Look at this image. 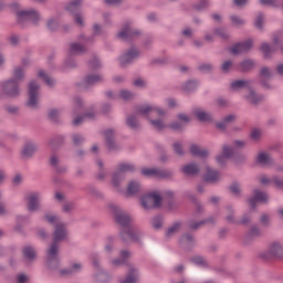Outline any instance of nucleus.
Here are the masks:
<instances>
[{"label":"nucleus","instance_id":"obj_1","mask_svg":"<svg viewBox=\"0 0 283 283\" xmlns=\"http://www.w3.org/2000/svg\"><path fill=\"white\" fill-rule=\"evenodd\" d=\"M109 209L114 213L115 222L123 227V229L119 231V235L123 242L127 244V242L132 240V242L143 244V242H140L143 232H140V230H134L129 228V224L132 223V216H129V213L116 205H109Z\"/></svg>","mask_w":283,"mask_h":283},{"label":"nucleus","instance_id":"obj_2","mask_svg":"<svg viewBox=\"0 0 283 283\" xmlns=\"http://www.w3.org/2000/svg\"><path fill=\"white\" fill-rule=\"evenodd\" d=\"M69 235L70 233L67 232L65 223L61 222L55 224V229L53 231V241L46 251V266L51 269V271H56V269L61 266V259L59 258V244L61 242H65Z\"/></svg>","mask_w":283,"mask_h":283},{"label":"nucleus","instance_id":"obj_3","mask_svg":"<svg viewBox=\"0 0 283 283\" xmlns=\"http://www.w3.org/2000/svg\"><path fill=\"white\" fill-rule=\"evenodd\" d=\"M23 81H25V69L23 66H15L12 77L0 83L4 96H8V98H19Z\"/></svg>","mask_w":283,"mask_h":283},{"label":"nucleus","instance_id":"obj_4","mask_svg":"<svg viewBox=\"0 0 283 283\" xmlns=\"http://www.w3.org/2000/svg\"><path fill=\"white\" fill-rule=\"evenodd\" d=\"M39 21H41V14L39 11L34 9L17 11L15 14V23L19 28H25L32 23L33 25H39Z\"/></svg>","mask_w":283,"mask_h":283},{"label":"nucleus","instance_id":"obj_5","mask_svg":"<svg viewBox=\"0 0 283 283\" xmlns=\"http://www.w3.org/2000/svg\"><path fill=\"white\" fill-rule=\"evenodd\" d=\"M144 209H160L163 207V197L158 192H149L140 198Z\"/></svg>","mask_w":283,"mask_h":283},{"label":"nucleus","instance_id":"obj_6","mask_svg":"<svg viewBox=\"0 0 283 283\" xmlns=\"http://www.w3.org/2000/svg\"><path fill=\"white\" fill-rule=\"evenodd\" d=\"M143 32L132 27V22H125L122 30L117 33V39L123 41H134V39L140 36Z\"/></svg>","mask_w":283,"mask_h":283},{"label":"nucleus","instance_id":"obj_7","mask_svg":"<svg viewBox=\"0 0 283 283\" xmlns=\"http://www.w3.org/2000/svg\"><path fill=\"white\" fill-rule=\"evenodd\" d=\"M28 87L29 99L27 102V107H32V109H36V107H39V90H41V86L39 85V83H36V81H31Z\"/></svg>","mask_w":283,"mask_h":283},{"label":"nucleus","instance_id":"obj_8","mask_svg":"<svg viewBox=\"0 0 283 283\" xmlns=\"http://www.w3.org/2000/svg\"><path fill=\"white\" fill-rule=\"evenodd\" d=\"M247 202H248V205H250L251 209H256L258 203L259 205H269V193H266L260 189H254L253 196L248 198Z\"/></svg>","mask_w":283,"mask_h":283},{"label":"nucleus","instance_id":"obj_9","mask_svg":"<svg viewBox=\"0 0 283 283\" xmlns=\"http://www.w3.org/2000/svg\"><path fill=\"white\" fill-rule=\"evenodd\" d=\"M262 260H282L283 258V248L280 243L274 242L270 245L269 251L260 254Z\"/></svg>","mask_w":283,"mask_h":283},{"label":"nucleus","instance_id":"obj_10","mask_svg":"<svg viewBox=\"0 0 283 283\" xmlns=\"http://www.w3.org/2000/svg\"><path fill=\"white\" fill-rule=\"evenodd\" d=\"M138 56H140V51H138V49L135 46H132L128 51L118 57L120 67H127V65H132V63H134Z\"/></svg>","mask_w":283,"mask_h":283},{"label":"nucleus","instance_id":"obj_11","mask_svg":"<svg viewBox=\"0 0 283 283\" xmlns=\"http://www.w3.org/2000/svg\"><path fill=\"white\" fill-rule=\"evenodd\" d=\"M24 200H27V209L31 213H34V211H39V209H41V192H30L24 197Z\"/></svg>","mask_w":283,"mask_h":283},{"label":"nucleus","instance_id":"obj_12","mask_svg":"<svg viewBox=\"0 0 283 283\" xmlns=\"http://www.w3.org/2000/svg\"><path fill=\"white\" fill-rule=\"evenodd\" d=\"M259 83L264 90H273V85L269 83L273 78V72L269 66H262L259 71Z\"/></svg>","mask_w":283,"mask_h":283},{"label":"nucleus","instance_id":"obj_13","mask_svg":"<svg viewBox=\"0 0 283 283\" xmlns=\"http://www.w3.org/2000/svg\"><path fill=\"white\" fill-rule=\"evenodd\" d=\"M202 181L206 185H218V182H220V171L207 166L206 174L202 176Z\"/></svg>","mask_w":283,"mask_h":283},{"label":"nucleus","instance_id":"obj_14","mask_svg":"<svg viewBox=\"0 0 283 283\" xmlns=\"http://www.w3.org/2000/svg\"><path fill=\"white\" fill-rule=\"evenodd\" d=\"M253 48V40L248 39L243 42H239L234 44L231 49L230 52L231 54H234V56H238L240 54H244L245 52H249Z\"/></svg>","mask_w":283,"mask_h":283},{"label":"nucleus","instance_id":"obj_15","mask_svg":"<svg viewBox=\"0 0 283 283\" xmlns=\"http://www.w3.org/2000/svg\"><path fill=\"white\" fill-rule=\"evenodd\" d=\"M36 149H39V145L35 142H25L21 150L22 158H25L27 160L33 158L36 154Z\"/></svg>","mask_w":283,"mask_h":283},{"label":"nucleus","instance_id":"obj_16","mask_svg":"<svg viewBox=\"0 0 283 283\" xmlns=\"http://www.w3.org/2000/svg\"><path fill=\"white\" fill-rule=\"evenodd\" d=\"M151 112H156L158 116H165L167 114L165 109L158 106H151V105L137 106V113L140 114V116H149Z\"/></svg>","mask_w":283,"mask_h":283},{"label":"nucleus","instance_id":"obj_17","mask_svg":"<svg viewBox=\"0 0 283 283\" xmlns=\"http://www.w3.org/2000/svg\"><path fill=\"white\" fill-rule=\"evenodd\" d=\"M179 171L188 178H196V176L200 175V166L196 163H190L182 166Z\"/></svg>","mask_w":283,"mask_h":283},{"label":"nucleus","instance_id":"obj_18","mask_svg":"<svg viewBox=\"0 0 283 283\" xmlns=\"http://www.w3.org/2000/svg\"><path fill=\"white\" fill-rule=\"evenodd\" d=\"M248 92L249 93L244 95L243 98L248 101L250 105H260V103L264 101V95L258 94V92H255V88H253V86H251Z\"/></svg>","mask_w":283,"mask_h":283},{"label":"nucleus","instance_id":"obj_19","mask_svg":"<svg viewBox=\"0 0 283 283\" xmlns=\"http://www.w3.org/2000/svg\"><path fill=\"white\" fill-rule=\"evenodd\" d=\"M83 0H71L64 6V10L66 12H70V14H78L80 12H83Z\"/></svg>","mask_w":283,"mask_h":283},{"label":"nucleus","instance_id":"obj_20","mask_svg":"<svg viewBox=\"0 0 283 283\" xmlns=\"http://www.w3.org/2000/svg\"><path fill=\"white\" fill-rule=\"evenodd\" d=\"M104 136H105V143H106V147L109 151H114L116 149H118V145H116V140L114 139V129L113 128H108L106 130H104Z\"/></svg>","mask_w":283,"mask_h":283},{"label":"nucleus","instance_id":"obj_21","mask_svg":"<svg viewBox=\"0 0 283 283\" xmlns=\"http://www.w3.org/2000/svg\"><path fill=\"white\" fill-rule=\"evenodd\" d=\"M253 82L251 80H235L230 83V90L232 92H240V90H248L251 88V84Z\"/></svg>","mask_w":283,"mask_h":283},{"label":"nucleus","instance_id":"obj_22","mask_svg":"<svg viewBox=\"0 0 283 283\" xmlns=\"http://www.w3.org/2000/svg\"><path fill=\"white\" fill-rule=\"evenodd\" d=\"M105 78H103V75L101 74H87L84 76L82 84L86 87H92L94 85H97V83H103Z\"/></svg>","mask_w":283,"mask_h":283},{"label":"nucleus","instance_id":"obj_23","mask_svg":"<svg viewBox=\"0 0 283 283\" xmlns=\"http://www.w3.org/2000/svg\"><path fill=\"white\" fill-rule=\"evenodd\" d=\"M256 165H261V167H273L275 159H273L269 153H260L256 156Z\"/></svg>","mask_w":283,"mask_h":283},{"label":"nucleus","instance_id":"obj_24","mask_svg":"<svg viewBox=\"0 0 283 283\" xmlns=\"http://www.w3.org/2000/svg\"><path fill=\"white\" fill-rule=\"evenodd\" d=\"M255 60L245 59L239 63V70L242 74H249V72H253L255 70Z\"/></svg>","mask_w":283,"mask_h":283},{"label":"nucleus","instance_id":"obj_25","mask_svg":"<svg viewBox=\"0 0 283 283\" xmlns=\"http://www.w3.org/2000/svg\"><path fill=\"white\" fill-rule=\"evenodd\" d=\"M193 114L199 123H213V115L202 111L201 108H195Z\"/></svg>","mask_w":283,"mask_h":283},{"label":"nucleus","instance_id":"obj_26","mask_svg":"<svg viewBox=\"0 0 283 283\" xmlns=\"http://www.w3.org/2000/svg\"><path fill=\"white\" fill-rule=\"evenodd\" d=\"M142 190L143 186L140 185V182L138 180H132L127 186L126 193L127 196H138Z\"/></svg>","mask_w":283,"mask_h":283},{"label":"nucleus","instance_id":"obj_27","mask_svg":"<svg viewBox=\"0 0 283 283\" xmlns=\"http://www.w3.org/2000/svg\"><path fill=\"white\" fill-rule=\"evenodd\" d=\"M181 244H187L186 249L189 251L196 247V237L191 232H186L180 238Z\"/></svg>","mask_w":283,"mask_h":283},{"label":"nucleus","instance_id":"obj_28","mask_svg":"<svg viewBox=\"0 0 283 283\" xmlns=\"http://www.w3.org/2000/svg\"><path fill=\"white\" fill-rule=\"evenodd\" d=\"M22 254L28 262H34L36 260V250L32 245H25L22 249Z\"/></svg>","mask_w":283,"mask_h":283},{"label":"nucleus","instance_id":"obj_29","mask_svg":"<svg viewBox=\"0 0 283 283\" xmlns=\"http://www.w3.org/2000/svg\"><path fill=\"white\" fill-rule=\"evenodd\" d=\"M234 120H235L234 114L227 115L221 122L216 123V127L220 132H227V125L233 123Z\"/></svg>","mask_w":283,"mask_h":283},{"label":"nucleus","instance_id":"obj_30","mask_svg":"<svg viewBox=\"0 0 283 283\" xmlns=\"http://www.w3.org/2000/svg\"><path fill=\"white\" fill-rule=\"evenodd\" d=\"M126 125L134 132L140 129V122L138 120V116H136V114L127 115Z\"/></svg>","mask_w":283,"mask_h":283},{"label":"nucleus","instance_id":"obj_31","mask_svg":"<svg viewBox=\"0 0 283 283\" xmlns=\"http://www.w3.org/2000/svg\"><path fill=\"white\" fill-rule=\"evenodd\" d=\"M190 154L195 156V158H207L209 156V150L201 149L200 146L192 144L190 146Z\"/></svg>","mask_w":283,"mask_h":283},{"label":"nucleus","instance_id":"obj_32","mask_svg":"<svg viewBox=\"0 0 283 283\" xmlns=\"http://www.w3.org/2000/svg\"><path fill=\"white\" fill-rule=\"evenodd\" d=\"M95 282L96 283H109L112 282V274L107 273L105 270H97L95 274Z\"/></svg>","mask_w":283,"mask_h":283},{"label":"nucleus","instance_id":"obj_33","mask_svg":"<svg viewBox=\"0 0 283 283\" xmlns=\"http://www.w3.org/2000/svg\"><path fill=\"white\" fill-rule=\"evenodd\" d=\"M138 282V270L129 265L128 273L126 275V279L123 281V283H136Z\"/></svg>","mask_w":283,"mask_h":283},{"label":"nucleus","instance_id":"obj_34","mask_svg":"<svg viewBox=\"0 0 283 283\" xmlns=\"http://www.w3.org/2000/svg\"><path fill=\"white\" fill-rule=\"evenodd\" d=\"M62 145H65V136L59 135L49 140V146L53 151H56Z\"/></svg>","mask_w":283,"mask_h":283},{"label":"nucleus","instance_id":"obj_35","mask_svg":"<svg viewBox=\"0 0 283 283\" xmlns=\"http://www.w3.org/2000/svg\"><path fill=\"white\" fill-rule=\"evenodd\" d=\"M59 116H61V109L59 108L50 109L48 113L49 120L55 125H61V118Z\"/></svg>","mask_w":283,"mask_h":283},{"label":"nucleus","instance_id":"obj_36","mask_svg":"<svg viewBox=\"0 0 283 283\" xmlns=\"http://www.w3.org/2000/svg\"><path fill=\"white\" fill-rule=\"evenodd\" d=\"M165 224V217L161 214H157L151 219V227L155 231H160Z\"/></svg>","mask_w":283,"mask_h":283},{"label":"nucleus","instance_id":"obj_37","mask_svg":"<svg viewBox=\"0 0 283 283\" xmlns=\"http://www.w3.org/2000/svg\"><path fill=\"white\" fill-rule=\"evenodd\" d=\"M82 269L83 265L81 263H74L71 268L61 270V275H74V273H80Z\"/></svg>","mask_w":283,"mask_h":283},{"label":"nucleus","instance_id":"obj_38","mask_svg":"<svg viewBox=\"0 0 283 283\" xmlns=\"http://www.w3.org/2000/svg\"><path fill=\"white\" fill-rule=\"evenodd\" d=\"M39 78H42V81L48 85V87H54L56 84V80L50 77L43 70L38 72Z\"/></svg>","mask_w":283,"mask_h":283},{"label":"nucleus","instance_id":"obj_39","mask_svg":"<svg viewBox=\"0 0 283 283\" xmlns=\"http://www.w3.org/2000/svg\"><path fill=\"white\" fill-rule=\"evenodd\" d=\"M182 227V221H176L170 226L166 231V238H172V235H176L180 231V228Z\"/></svg>","mask_w":283,"mask_h":283},{"label":"nucleus","instance_id":"obj_40","mask_svg":"<svg viewBox=\"0 0 283 283\" xmlns=\"http://www.w3.org/2000/svg\"><path fill=\"white\" fill-rule=\"evenodd\" d=\"M226 213V220L229 224H235L238 222V220H235V210L233 209V206H227Z\"/></svg>","mask_w":283,"mask_h":283},{"label":"nucleus","instance_id":"obj_41","mask_svg":"<svg viewBox=\"0 0 283 283\" xmlns=\"http://www.w3.org/2000/svg\"><path fill=\"white\" fill-rule=\"evenodd\" d=\"M260 50L263 52L264 59H271V55L275 52V46H271V44L263 42Z\"/></svg>","mask_w":283,"mask_h":283},{"label":"nucleus","instance_id":"obj_42","mask_svg":"<svg viewBox=\"0 0 283 283\" xmlns=\"http://www.w3.org/2000/svg\"><path fill=\"white\" fill-rule=\"evenodd\" d=\"M175 176L174 170L170 169H157V178H161L164 180H171Z\"/></svg>","mask_w":283,"mask_h":283},{"label":"nucleus","instance_id":"obj_43","mask_svg":"<svg viewBox=\"0 0 283 283\" xmlns=\"http://www.w3.org/2000/svg\"><path fill=\"white\" fill-rule=\"evenodd\" d=\"M198 85H200L198 80H189L185 83L184 90L189 94L191 92H196L198 90Z\"/></svg>","mask_w":283,"mask_h":283},{"label":"nucleus","instance_id":"obj_44","mask_svg":"<svg viewBox=\"0 0 283 283\" xmlns=\"http://www.w3.org/2000/svg\"><path fill=\"white\" fill-rule=\"evenodd\" d=\"M228 190L232 196H235V198H240L242 196V188L240 186V182L233 181L229 187Z\"/></svg>","mask_w":283,"mask_h":283},{"label":"nucleus","instance_id":"obj_45","mask_svg":"<svg viewBox=\"0 0 283 283\" xmlns=\"http://www.w3.org/2000/svg\"><path fill=\"white\" fill-rule=\"evenodd\" d=\"M123 180H125V174L117 170L113 174V179H112V182L113 185L118 188L120 187V182H123Z\"/></svg>","mask_w":283,"mask_h":283},{"label":"nucleus","instance_id":"obj_46","mask_svg":"<svg viewBox=\"0 0 283 283\" xmlns=\"http://www.w3.org/2000/svg\"><path fill=\"white\" fill-rule=\"evenodd\" d=\"M197 70L201 72V74H213V65L211 63H201Z\"/></svg>","mask_w":283,"mask_h":283},{"label":"nucleus","instance_id":"obj_47","mask_svg":"<svg viewBox=\"0 0 283 283\" xmlns=\"http://www.w3.org/2000/svg\"><path fill=\"white\" fill-rule=\"evenodd\" d=\"M190 262L196 264V266H202L203 269H208L209 268V263H207V260H205V258H202L200 255L191 258Z\"/></svg>","mask_w":283,"mask_h":283},{"label":"nucleus","instance_id":"obj_48","mask_svg":"<svg viewBox=\"0 0 283 283\" xmlns=\"http://www.w3.org/2000/svg\"><path fill=\"white\" fill-rule=\"evenodd\" d=\"M91 262L93 264V266L96 269V271H101L103 270V266H101V256L98 255V253L94 252L91 254Z\"/></svg>","mask_w":283,"mask_h":283},{"label":"nucleus","instance_id":"obj_49","mask_svg":"<svg viewBox=\"0 0 283 283\" xmlns=\"http://www.w3.org/2000/svg\"><path fill=\"white\" fill-rule=\"evenodd\" d=\"M254 28L256 30H264V13L259 12L255 20H254Z\"/></svg>","mask_w":283,"mask_h":283},{"label":"nucleus","instance_id":"obj_50","mask_svg":"<svg viewBox=\"0 0 283 283\" xmlns=\"http://www.w3.org/2000/svg\"><path fill=\"white\" fill-rule=\"evenodd\" d=\"M156 147H157V149L159 150V154H160V156H159L160 163H168L169 161V155H167V150H165V146L158 144Z\"/></svg>","mask_w":283,"mask_h":283},{"label":"nucleus","instance_id":"obj_51","mask_svg":"<svg viewBox=\"0 0 283 283\" xmlns=\"http://www.w3.org/2000/svg\"><path fill=\"white\" fill-rule=\"evenodd\" d=\"M81 52H85V46L81 45L76 42L71 43V48H70V54L74 55V54H78Z\"/></svg>","mask_w":283,"mask_h":283},{"label":"nucleus","instance_id":"obj_52","mask_svg":"<svg viewBox=\"0 0 283 283\" xmlns=\"http://www.w3.org/2000/svg\"><path fill=\"white\" fill-rule=\"evenodd\" d=\"M168 127L171 129V132H185V123L181 122H172L168 125Z\"/></svg>","mask_w":283,"mask_h":283},{"label":"nucleus","instance_id":"obj_53","mask_svg":"<svg viewBox=\"0 0 283 283\" xmlns=\"http://www.w3.org/2000/svg\"><path fill=\"white\" fill-rule=\"evenodd\" d=\"M76 209L74 201H66L62 207V212L67 213V216L72 214V211Z\"/></svg>","mask_w":283,"mask_h":283},{"label":"nucleus","instance_id":"obj_54","mask_svg":"<svg viewBox=\"0 0 283 283\" xmlns=\"http://www.w3.org/2000/svg\"><path fill=\"white\" fill-rule=\"evenodd\" d=\"M213 32L214 34H217V36H220V39H223L224 41L231 39V35L229 34V32H227L224 28H217L213 30Z\"/></svg>","mask_w":283,"mask_h":283},{"label":"nucleus","instance_id":"obj_55","mask_svg":"<svg viewBox=\"0 0 283 283\" xmlns=\"http://www.w3.org/2000/svg\"><path fill=\"white\" fill-rule=\"evenodd\" d=\"M88 67L91 70H101V67H103V64L97 56H94L91 61H88Z\"/></svg>","mask_w":283,"mask_h":283},{"label":"nucleus","instance_id":"obj_56","mask_svg":"<svg viewBox=\"0 0 283 283\" xmlns=\"http://www.w3.org/2000/svg\"><path fill=\"white\" fill-rule=\"evenodd\" d=\"M118 171H120L122 174H125L126 171H136V166H134L133 164H120L118 166Z\"/></svg>","mask_w":283,"mask_h":283},{"label":"nucleus","instance_id":"obj_57","mask_svg":"<svg viewBox=\"0 0 283 283\" xmlns=\"http://www.w3.org/2000/svg\"><path fill=\"white\" fill-rule=\"evenodd\" d=\"M209 8V0H200L198 3L193 4V9L197 12H202V10H207Z\"/></svg>","mask_w":283,"mask_h":283},{"label":"nucleus","instance_id":"obj_58","mask_svg":"<svg viewBox=\"0 0 283 283\" xmlns=\"http://www.w3.org/2000/svg\"><path fill=\"white\" fill-rule=\"evenodd\" d=\"M150 125L157 129V132H163L165 129V123L163 119H149Z\"/></svg>","mask_w":283,"mask_h":283},{"label":"nucleus","instance_id":"obj_59","mask_svg":"<svg viewBox=\"0 0 283 283\" xmlns=\"http://www.w3.org/2000/svg\"><path fill=\"white\" fill-rule=\"evenodd\" d=\"M172 149L176 156H180V157L185 156V149L182 148V144L180 142L174 143Z\"/></svg>","mask_w":283,"mask_h":283},{"label":"nucleus","instance_id":"obj_60","mask_svg":"<svg viewBox=\"0 0 283 283\" xmlns=\"http://www.w3.org/2000/svg\"><path fill=\"white\" fill-rule=\"evenodd\" d=\"M260 3L269 8H280V0H260Z\"/></svg>","mask_w":283,"mask_h":283},{"label":"nucleus","instance_id":"obj_61","mask_svg":"<svg viewBox=\"0 0 283 283\" xmlns=\"http://www.w3.org/2000/svg\"><path fill=\"white\" fill-rule=\"evenodd\" d=\"M248 233L254 238H262V230L258 226H252Z\"/></svg>","mask_w":283,"mask_h":283},{"label":"nucleus","instance_id":"obj_62","mask_svg":"<svg viewBox=\"0 0 283 283\" xmlns=\"http://www.w3.org/2000/svg\"><path fill=\"white\" fill-rule=\"evenodd\" d=\"M77 67L76 60L69 57L64 62V70H74Z\"/></svg>","mask_w":283,"mask_h":283},{"label":"nucleus","instance_id":"obj_63","mask_svg":"<svg viewBox=\"0 0 283 283\" xmlns=\"http://www.w3.org/2000/svg\"><path fill=\"white\" fill-rule=\"evenodd\" d=\"M230 21L233 25H237L238 28H240V25H244V23H245L244 19H242L238 15H231Z\"/></svg>","mask_w":283,"mask_h":283},{"label":"nucleus","instance_id":"obj_64","mask_svg":"<svg viewBox=\"0 0 283 283\" xmlns=\"http://www.w3.org/2000/svg\"><path fill=\"white\" fill-rule=\"evenodd\" d=\"M226 158H231L233 156V148L229 145H223L222 146V154Z\"/></svg>","mask_w":283,"mask_h":283}]
</instances>
